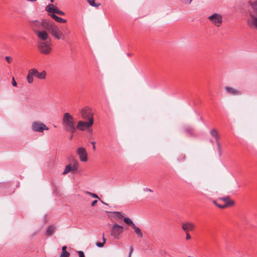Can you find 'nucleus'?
I'll return each instance as SVG.
<instances>
[{
	"mask_svg": "<svg viewBox=\"0 0 257 257\" xmlns=\"http://www.w3.org/2000/svg\"><path fill=\"white\" fill-rule=\"evenodd\" d=\"M44 27L47 29L51 35L56 40H65L66 35L70 33L68 28L66 27L65 29L67 31V34L65 35L60 29V28L53 22H49V23L44 22Z\"/></svg>",
	"mask_w": 257,
	"mask_h": 257,
	"instance_id": "nucleus-1",
	"label": "nucleus"
},
{
	"mask_svg": "<svg viewBox=\"0 0 257 257\" xmlns=\"http://www.w3.org/2000/svg\"><path fill=\"white\" fill-rule=\"evenodd\" d=\"M62 124L65 131L67 132L74 133L76 131L74 119L68 112H66L63 114Z\"/></svg>",
	"mask_w": 257,
	"mask_h": 257,
	"instance_id": "nucleus-2",
	"label": "nucleus"
},
{
	"mask_svg": "<svg viewBox=\"0 0 257 257\" xmlns=\"http://www.w3.org/2000/svg\"><path fill=\"white\" fill-rule=\"evenodd\" d=\"M247 25L251 29L257 30V10H248Z\"/></svg>",
	"mask_w": 257,
	"mask_h": 257,
	"instance_id": "nucleus-3",
	"label": "nucleus"
},
{
	"mask_svg": "<svg viewBox=\"0 0 257 257\" xmlns=\"http://www.w3.org/2000/svg\"><path fill=\"white\" fill-rule=\"evenodd\" d=\"M38 47L41 53L48 54L52 50V43L51 40L48 41H40L38 42Z\"/></svg>",
	"mask_w": 257,
	"mask_h": 257,
	"instance_id": "nucleus-4",
	"label": "nucleus"
},
{
	"mask_svg": "<svg viewBox=\"0 0 257 257\" xmlns=\"http://www.w3.org/2000/svg\"><path fill=\"white\" fill-rule=\"evenodd\" d=\"M222 16L218 13H213L208 17L210 22L217 27H220L223 22Z\"/></svg>",
	"mask_w": 257,
	"mask_h": 257,
	"instance_id": "nucleus-5",
	"label": "nucleus"
},
{
	"mask_svg": "<svg viewBox=\"0 0 257 257\" xmlns=\"http://www.w3.org/2000/svg\"><path fill=\"white\" fill-rule=\"evenodd\" d=\"M72 163V165L68 164L66 166L63 172L62 173V175H66L70 172L75 173L77 171L79 167V164L77 161L74 159H73Z\"/></svg>",
	"mask_w": 257,
	"mask_h": 257,
	"instance_id": "nucleus-6",
	"label": "nucleus"
},
{
	"mask_svg": "<svg viewBox=\"0 0 257 257\" xmlns=\"http://www.w3.org/2000/svg\"><path fill=\"white\" fill-rule=\"evenodd\" d=\"M32 129L34 132L43 133L44 130H48L49 128L42 122L34 121L32 123Z\"/></svg>",
	"mask_w": 257,
	"mask_h": 257,
	"instance_id": "nucleus-7",
	"label": "nucleus"
},
{
	"mask_svg": "<svg viewBox=\"0 0 257 257\" xmlns=\"http://www.w3.org/2000/svg\"><path fill=\"white\" fill-rule=\"evenodd\" d=\"M124 222L128 225L131 226L134 229L137 235L142 238L143 237V233L139 227L137 226L133 221L128 217H124L123 218Z\"/></svg>",
	"mask_w": 257,
	"mask_h": 257,
	"instance_id": "nucleus-8",
	"label": "nucleus"
},
{
	"mask_svg": "<svg viewBox=\"0 0 257 257\" xmlns=\"http://www.w3.org/2000/svg\"><path fill=\"white\" fill-rule=\"evenodd\" d=\"M93 123V118H90L89 121L80 120L78 122L76 127V129L77 128L80 131H85L87 128L91 127Z\"/></svg>",
	"mask_w": 257,
	"mask_h": 257,
	"instance_id": "nucleus-9",
	"label": "nucleus"
},
{
	"mask_svg": "<svg viewBox=\"0 0 257 257\" xmlns=\"http://www.w3.org/2000/svg\"><path fill=\"white\" fill-rule=\"evenodd\" d=\"M49 21H47V20H43L41 22L37 20H31L29 21V23L33 31H34V30H38L37 29H40L41 28L46 29V27H44V22L49 23Z\"/></svg>",
	"mask_w": 257,
	"mask_h": 257,
	"instance_id": "nucleus-10",
	"label": "nucleus"
},
{
	"mask_svg": "<svg viewBox=\"0 0 257 257\" xmlns=\"http://www.w3.org/2000/svg\"><path fill=\"white\" fill-rule=\"evenodd\" d=\"M123 232V227L117 223L113 224L111 229V235L115 238H118L119 235Z\"/></svg>",
	"mask_w": 257,
	"mask_h": 257,
	"instance_id": "nucleus-11",
	"label": "nucleus"
},
{
	"mask_svg": "<svg viewBox=\"0 0 257 257\" xmlns=\"http://www.w3.org/2000/svg\"><path fill=\"white\" fill-rule=\"evenodd\" d=\"M77 153L79 157V159L82 162H86L87 160V152L85 148L79 147L77 150Z\"/></svg>",
	"mask_w": 257,
	"mask_h": 257,
	"instance_id": "nucleus-12",
	"label": "nucleus"
},
{
	"mask_svg": "<svg viewBox=\"0 0 257 257\" xmlns=\"http://www.w3.org/2000/svg\"><path fill=\"white\" fill-rule=\"evenodd\" d=\"M81 115L83 119H88L90 120V118H93L92 117V113L91 110L87 107H85L81 110Z\"/></svg>",
	"mask_w": 257,
	"mask_h": 257,
	"instance_id": "nucleus-13",
	"label": "nucleus"
},
{
	"mask_svg": "<svg viewBox=\"0 0 257 257\" xmlns=\"http://www.w3.org/2000/svg\"><path fill=\"white\" fill-rule=\"evenodd\" d=\"M34 32L42 41H46L49 38L48 33L45 30H34Z\"/></svg>",
	"mask_w": 257,
	"mask_h": 257,
	"instance_id": "nucleus-14",
	"label": "nucleus"
},
{
	"mask_svg": "<svg viewBox=\"0 0 257 257\" xmlns=\"http://www.w3.org/2000/svg\"><path fill=\"white\" fill-rule=\"evenodd\" d=\"M220 200L223 201L225 204L223 205H218V207L220 208H224L228 206H231L234 204V202L230 199L229 196L222 197L220 198Z\"/></svg>",
	"mask_w": 257,
	"mask_h": 257,
	"instance_id": "nucleus-15",
	"label": "nucleus"
},
{
	"mask_svg": "<svg viewBox=\"0 0 257 257\" xmlns=\"http://www.w3.org/2000/svg\"><path fill=\"white\" fill-rule=\"evenodd\" d=\"M185 133L189 134L191 137H196V134L195 133V128L189 125H186L183 128Z\"/></svg>",
	"mask_w": 257,
	"mask_h": 257,
	"instance_id": "nucleus-16",
	"label": "nucleus"
},
{
	"mask_svg": "<svg viewBox=\"0 0 257 257\" xmlns=\"http://www.w3.org/2000/svg\"><path fill=\"white\" fill-rule=\"evenodd\" d=\"M182 228L184 231L188 232L189 231H192L194 229L195 225L192 222H187L182 224Z\"/></svg>",
	"mask_w": 257,
	"mask_h": 257,
	"instance_id": "nucleus-17",
	"label": "nucleus"
},
{
	"mask_svg": "<svg viewBox=\"0 0 257 257\" xmlns=\"http://www.w3.org/2000/svg\"><path fill=\"white\" fill-rule=\"evenodd\" d=\"M225 91L229 94L232 95H238L241 94V91L229 86H226L225 87Z\"/></svg>",
	"mask_w": 257,
	"mask_h": 257,
	"instance_id": "nucleus-18",
	"label": "nucleus"
},
{
	"mask_svg": "<svg viewBox=\"0 0 257 257\" xmlns=\"http://www.w3.org/2000/svg\"><path fill=\"white\" fill-rule=\"evenodd\" d=\"M58 8L54 6L53 5H49L46 8V10L50 13H52L54 14L56 13Z\"/></svg>",
	"mask_w": 257,
	"mask_h": 257,
	"instance_id": "nucleus-19",
	"label": "nucleus"
},
{
	"mask_svg": "<svg viewBox=\"0 0 257 257\" xmlns=\"http://www.w3.org/2000/svg\"><path fill=\"white\" fill-rule=\"evenodd\" d=\"M210 134L213 137H214L215 139V140L216 141L217 145L219 147V144L218 143L219 137H218V132L216 131V130H215V129L211 130L210 131Z\"/></svg>",
	"mask_w": 257,
	"mask_h": 257,
	"instance_id": "nucleus-20",
	"label": "nucleus"
},
{
	"mask_svg": "<svg viewBox=\"0 0 257 257\" xmlns=\"http://www.w3.org/2000/svg\"><path fill=\"white\" fill-rule=\"evenodd\" d=\"M51 17L54 20H55L56 22L59 23H65L66 22V20L63 19L60 17H59L55 14H52L51 15Z\"/></svg>",
	"mask_w": 257,
	"mask_h": 257,
	"instance_id": "nucleus-21",
	"label": "nucleus"
},
{
	"mask_svg": "<svg viewBox=\"0 0 257 257\" xmlns=\"http://www.w3.org/2000/svg\"><path fill=\"white\" fill-rule=\"evenodd\" d=\"M47 75V73L45 71H43L41 72H39L37 73V75L36 77L39 79L43 80L46 78Z\"/></svg>",
	"mask_w": 257,
	"mask_h": 257,
	"instance_id": "nucleus-22",
	"label": "nucleus"
},
{
	"mask_svg": "<svg viewBox=\"0 0 257 257\" xmlns=\"http://www.w3.org/2000/svg\"><path fill=\"white\" fill-rule=\"evenodd\" d=\"M55 230V227L53 225L49 226L46 230V235L48 236L52 235Z\"/></svg>",
	"mask_w": 257,
	"mask_h": 257,
	"instance_id": "nucleus-23",
	"label": "nucleus"
},
{
	"mask_svg": "<svg viewBox=\"0 0 257 257\" xmlns=\"http://www.w3.org/2000/svg\"><path fill=\"white\" fill-rule=\"evenodd\" d=\"M248 4L251 7L248 10H257V0H254V1H250Z\"/></svg>",
	"mask_w": 257,
	"mask_h": 257,
	"instance_id": "nucleus-24",
	"label": "nucleus"
},
{
	"mask_svg": "<svg viewBox=\"0 0 257 257\" xmlns=\"http://www.w3.org/2000/svg\"><path fill=\"white\" fill-rule=\"evenodd\" d=\"M112 213L113 214H114V217L117 219V220H120L123 217V214L121 213V212H118V211H114V212H112Z\"/></svg>",
	"mask_w": 257,
	"mask_h": 257,
	"instance_id": "nucleus-25",
	"label": "nucleus"
},
{
	"mask_svg": "<svg viewBox=\"0 0 257 257\" xmlns=\"http://www.w3.org/2000/svg\"><path fill=\"white\" fill-rule=\"evenodd\" d=\"M27 80L28 82L30 84L32 83L34 81L33 76L30 73H29V71L27 76Z\"/></svg>",
	"mask_w": 257,
	"mask_h": 257,
	"instance_id": "nucleus-26",
	"label": "nucleus"
},
{
	"mask_svg": "<svg viewBox=\"0 0 257 257\" xmlns=\"http://www.w3.org/2000/svg\"><path fill=\"white\" fill-rule=\"evenodd\" d=\"M87 1L88 2V3L89 4V5L91 6L97 8L100 5V4L95 3V2H94L95 0H87Z\"/></svg>",
	"mask_w": 257,
	"mask_h": 257,
	"instance_id": "nucleus-27",
	"label": "nucleus"
},
{
	"mask_svg": "<svg viewBox=\"0 0 257 257\" xmlns=\"http://www.w3.org/2000/svg\"><path fill=\"white\" fill-rule=\"evenodd\" d=\"M29 73H30L33 76H35L37 75V73H38V71L35 68L31 69L29 71Z\"/></svg>",
	"mask_w": 257,
	"mask_h": 257,
	"instance_id": "nucleus-28",
	"label": "nucleus"
},
{
	"mask_svg": "<svg viewBox=\"0 0 257 257\" xmlns=\"http://www.w3.org/2000/svg\"><path fill=\"white\" fill-rule=\"evenodd\" d=\"M85 193L86 194H88L89 195V196H90L92 198H98L99 199H100L98 196L97 195H96V194H94V193H91V192H88V191H86L85 192Z\"/></svg>",
	"mask_w": 257,
	"mask_h": 257,
	"instance_id": "nucleus-29",
	"label": "nucleus"
},
{
	"mask_svg": "<svg viewBox=\"0 0 257 257\" xmlns=\"http://www.w3.org/2000/svg\"><path fill=\"white\" fill-rule=\"evenodd\" d=\"M70 256V253L67 251H62L59 257H69Z\"/></svg>",
	"mask_w": 257,
	"mask_h": 257,
	"instance_id": "nucleus-30",
	"label": "nucleus"
},
{
	"mask_svg": "<svg viewBox=\"0 0 257 257\" xmlns=\"http://www.w3.org/2000/svg\"><path fill=\"white\" fill-rule=\"evenodd\" d=\"M5 59L8 63H11L13 61V58L10 56H6Z\"/></svg>",
	"mask_w": 257,
	"mask_h": 257,
	"instance_id": "nucleus-31",
	"label": "nucleus"
},
{
	"mask_svg": "<svg viewBox=\"0 0 257 257\" xmlns=\"http://www.w3.org/2000/svg\"><path fill=\"white\" fill-rule=\"evenodd\" d=\"M179 1L184 4H190L193 0H179Z\"/></svg>",
	"mask_w": 257,
	"mask_h": 257,
	"instance_id": "nucleus-32",
	"label": "nucleus"
},
{
	"mask_svg": "<svg viewBox=\"0 0 257 257\" xmlns=\"http://www.w3.org/2000/svg\"><path fill=\"white\" fill-rule=\"evenodd\" d=\"M104 245V244L103 242H97L96 243V245L99 247H102Z\"/></svg>",
	"mask_w": 257,
	"mask_h": 257,
	"instance_id": "nucleus-33",
	"label": "nucleus"
},
{
	"mask_svg": "<svg viewBox=\"0 0 257 257\" xmlns=\"http://www.w3.org/2000/svg\"><path fill=\"white\" fill-rule=\"evenodd\" d=\"M56 14H57L59 15H62V16H63L65 15V13L64 12H63V11H61L60 10H59L58 9L56 13Z\"/></svg>",
	"mask_w": 257,
	"mask_h": 257,
	"instance_id": "nucleus-34",
	"label": "nucleus"
},
{
	"mask_svg": "<svg viewBox=\"0 0 257 257\" xmlns=\"http://www.w3.org/2000/svg\"><path fill=\"white\" fill-rule=\"evenodd\" d=\"M78 253L79 257H85L84 252L82 251H81V250L78 251Z\"/></svg>",
	"mask_w": 257,
	"mask_h": 257,
	"instance_id": "nucleus-35",
	"label": "nucleus"
},
{
	"mask_svg": "<svg viewBox=\"0 0 257 257\" xmlns=\"http://www.w3.org/2000/svg\"><path fill=\"white\" fill-rule=\"evenodd\" d=\"M133 250H134L133 247L132 246H130V251L129 252L128 255V257H131V255H132V252L133 251Z\"/></svg>",
	"mask_w": 257,
	"mask_h": 257,
	"instance_id": "nucleus-36",
	"label": "nucleus"
},
{
	"mask_svg": "<svg viewBox=\"0 0 257 257\" xmlns=\"http://www.w3.org/2000/svg\"><path fill=\"white\" fill-rule=\"evenodd\" d=\"M12 85L14 86H16L17 85V83L15 81L14 77H13V78H12Z\"/></svg>",
	"mask_w": 257,
	"mask_h": 257,
	"instance_id": "nucleus-37",
	"label": "nucleus"
},
{
	"mask_svg": "<svg viewBox=\"0 0 257 257\" xmlns=\"http://www.w3.org/2000/svg\"><path fill=\"white\" fill-rule=\"evenodd\" d=\"M186 239L189 240L191 238V236L188 232H186Z\"/></svg>",
	"mask_w": 257,
	"mask_h": 257,
	"instance_id": "nucleus-38",
	"label": "nucleus"
},
{
	"mask_svg": "<svg viewBox=\"0 0 257 257\" xmlns=\"http://www.w3.org/2000/svg\"><path fill=\"white\" fill-rule=\"evenodd\" d=\"M97 202V200H95L93 201L91 204V206H94Z\"/></svg>",
	"mask_w": 257,
	"mask_h": 257,
	"instance_id": "nucleus-39",
	"label": "nucleus"
},
{
	"mask_svg": "<svg viewBox=\"0 0 257 257\" xmlns=\"http://www.w3.org/2000/svg\"><path fill=\"white\" fill-rule=\"evenodd\" d=\"M144 191H149V192H152L153 191L151 189L148 188H144Z\"/></svg>",
	"mask_w": 257,
	"mask_h": 257,
	"instance_id": "nucleus-40",
	"label": "nucleus"
},
{
	"mask_svg": "<svg viewBox=\"0 0 257 257\" xmlns=\"http://www.w3.org/2000/svg\"><path fill=\"white\" fill-rule=\"evenodd\" d=\"M62 251H67L66 250V249H67V246H63L62 247Z\"/></svg>",
	"mask_w": 257,
	"mask_h": 257,
	"instance_id": "nucleus-41",
	"label": "nucleus"
},
{
	"mask_svg": "<svg viewBox=\"0 0 257 257\" xmlns=\"http://www.w3.org/2000/svg\"><path fill=\"white\" fill-rule=\"evenodd\" d=\"M91 144L92 145V146H93V147H92L93 149L95 150V142H91Z\"/></svg>",
	"mask_w": 257,
	"mask_h": 257,
	"instance_id": "nucleus-42",
	"label": "nucleus"
},
{
	"mask_svg": "<svg viewBox=\"0 0 257 257\" xmlns=\"http://www.w3.org/2000/svg\"><path fill=\"white\" fill-rule=\"evenodd\" d=\"M102 240H103V243H104V244H105V243L106 242V239L104 237V235H103V237H102Z\"/></svg>",
	"mask_w": 257,
	"mask_h": 257,
	"instance_id": "nucleus-43",
	"label": "nucleus"
},
{
	"mask_svg": "<svg viewBox=\"0 0 257 257\" xmlns=\"http://www.w3.org/2000/svg\"><path fill=\"white\" fill-rule=\"evenodd\" d=\"M213 203L215 204L217 206H218V205H220L219 204L217 203L216 201H213Z\"/></svg>",
	"mask_w": 257,
	"mask_h": 257,
	"instance_id": "nucleus-44",
	"label": "nucleus"
},
{
	"mask_svg": "<svg viewBox=\"0 0 257 257\" xmlns=\"http://www.w3.org/2000/svg\"><path fill=\"white\" fill-rule=\"evenodd\" d=\"M28 1H29V2H36L37 0H27Z\"/></svg>",
	"mask_w": 257,
	"mask_h": 257,
	"instance_id": "nucleus-45",
	"label": "nucleus"
},
{
	"mask_svg": "<svg viewBox=\"0 0 257 257\" xmlns=\"http://www.w3.org/2000/svg\"><path fill=\"white\" fill-rule=\"evenodd\" d=\"M72 137H73V135H71V136H70L69 139H71L72 138Z\"/></svg>",
	"mask_w": 257,
	"mask_h": 257,
	"instance_id": "nucleus-46",
	"label": "nucleus"
},
{
	"mask_svg": "<svg viewBox=\"0 0 257 257\" xmlns=\"http://www.w3.org/2000/svg\"><path fill=\"white\" fill-rule=\"evenodd\" d=\"M54 0H50L51 3H53Z\"/></svg>",
	"mask_w": 257,
	"mask_h": 257,
	"instance_id": "nucleus-47",
	"label": "nucleus"
}]
</instances>
